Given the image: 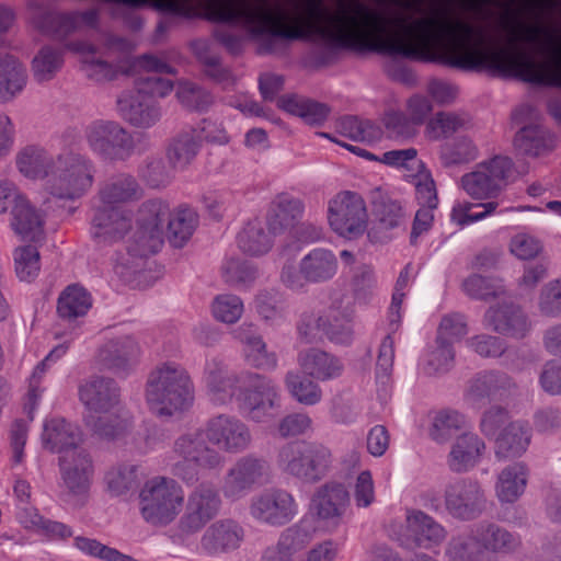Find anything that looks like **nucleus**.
Listing matches in <instances>:
<instances>
[{
	"label": "nucleus",
	"mask_w": 561,
	"mask_h": 561,
	"mask_svg": "<svg viewBox=\"0 0 561 561\" xmlns=\"http://www.w3.org/2000/svg\"><path fill=\"white\" fill-rule=\"evenodd\" d=\"M530 439V428L526 424L510 423L495 439V457L500 460L520 457L527 450Z\"/></svg>",
	"instance_id": "obj_36"
},
{
	"label": "nucleus",
	"mask_w": 561,
	"mask_h": 561,
	"mask_svg": "<svg viewBox=\"0 0 561 561\" xmlns=\"http://www.w3.org/2000/svg\"><path fill=\"white\" fill-rule=\"evenodd\" d=\"M515 388V382L506 373L499 370L481 371L468 383L465 400L473 408H480L485 400L502 398Z\"/></svg>",
	"instance_id": "obj_26"
},
{
	"label": "nucleus",
	"mask_w": 561,
	"mask_h": 561,
	"mask_svg": "<svg viewBox=\"0 0 561 561\" xmlns=\"http://www.w3.org/2000/svg\"><path fill=\"white\" fill-rule=\"evenodd\" d=\"M69 47L72 50L84 54L81 60V70L88 79L101 83L117 78L119 68L95 56L90 45L85 43H73Z\"/></svg>",
	"instance_id": "obj_40"
},
{
	"label": "nucleus",
	"mask_w": 561,
	"mask_h": 561,
	"mask_svg": "<svg viewBox=\"0 0 561 561\" xmlns=\"http://www.w3.org/2000/svg\"><path fill=\"white\" fill-rule=\"evenodd\" d=\"M16 168L27 179H46L45 191L67 202L88 194L98 172L95 162L87 153L68 148L51 156L37 146H27L18 153Z\"/></svg>",
	"instance_id": "obj_2"
},
{
	"label": "nucleus",
	"mask_w": 561,
	"mask_h": 561,
	"mask_svg": "<svg viewBox=\"0 0 561 561\" xmlns=\"http://www.w3.org/2000/svg\"><path fill=\"white\" fill-rule=\"evenodd\" d=\"M468 333V325L463 314L448 313L445 314L437 329V343H448L451 346L460 341Z\"/></svg>",
	"instance_id": "obj_64"
},
{
	"label": "nucleus",
	"mask_w": 561,
	"mask_h": 561,
	"mask_svg": "<svg viewBox=\"0 0 561 561\" xmlns=\"http://www.w3.org/2000/svg\"><path fill=\"white\" fill-rule=\"evenodd\" d=\"M244 535V528L237 520L219 519L206 528L201 537L199 547L206 554L217 557L237 550Z\"/></svg>",
	"instance_id": "obj_25"
},
{
	"label": "nucleus",
	"mask_w": 561,
	"mask_h": 561,
	"mask_svg": "<svg viewBox=\"0 0 561 561\" xmlns=\"http://www.w3.org/2000/svg\"><path fill=\"white\" fill-rule=\"evenodd\" d=\"M140 348L130 335L106 341L98 352V362L117 376H128L138 363Z\"/></svg>",
	"instance_id": "obj_23"
},
{
	"label": "nucleus",
	"mask_w": 561,
	"mask_h": 561,
	"mask_svg": "<svg viewBox=\"0 0 561 561\" xmlns=\"http://www.w3.org/2000/svg\"><path fill=\"white\" fill-rule=\"evenodd\" d=\"M201 150L195 129L182 130L172 137L167 146L165 156L171 168L176 171L185 170Z\"/></svg>",
	"instance_id": "obj_39"
},
{
	"label": "nucleus",
	"mask_w": 561,
	"mask_h": 561,
	"mask_svg": "<svg viewBox=\"0 0 561 561\" xmlns=\"http://www.w3.org/2000/svg\"><path fill=\"white\" fill-rule=\"evenodd\" d=\"M16 276L22 282H32L41 270L39 252L33 245H23L13 253Z\"/></svg>",
	"instance_id": "obj_62"
},
{
	"label": "nucleus",
	"mask_w": 561,
	"mask_h": 561,
	"mask_svg": "<svg viewBox=\"0 0 561 561\" xmlns=\"http://www.w3.org/2000/svg\"><path fill=\"white\" fill-rule=\"evenodd\" d=\"M468 124L465 115L454 112H437L426 124L425 135L431 140L448 138Z\"/></svg>",
	"instance_id": "obj_49"
},
{
	"label": "nucleus",
	"mask_w": 561,
	"mask_h": 561,
	"mask_svg": "<svg viewBox=\"0 0 561 561\" xmlns=\"http://www.w3.org/2000/svg\"><path fill=\"white\" fill-rule=\"evenodd\" d=\"M305 213L304 202L287 193L279 194L272 202L267 213V225L273 234L296 227Z\"/></svg>",
	"instance_id": "obj_28"
},
{
	"label": "nucleus",
	"mask_w": 561,
	"mask_h": 561,
	"mask_svg": "<svg viewBox=\"0 0 561 561\" xmlns=\"http://www.w3.org/2000/svg\"><path fill=\"white\" fill-rule=\"evenodd\" d=\"M172 453V474L190 484L198 480L199 471L218 470L225 463V457L209 442L206 426L180 434L173 443Z\"/></svg>",
	"instance_id": "obj_7"
},
{
	"label": "nucleus",
	"mask_w": 561,
	"mask_h": 561,
	"mask_svg": "<svg viewBox=\"0 0 561 561\" xmlns=\"http://www.w3.org/2000/svg\"><path fill=\"white\" fill-rule=\"evenodd\" d=\"M513 167L511 158L495 156L477 164L472 172L463 174L461 186L472 198H493L507 185Z\"/></svg>",
	"instance_id": "obj_11"
},
{
	"label": "nucleus",
	"mask_w": 561,
	"mask_h": 561,
	"mask_svg": "<svg viewBox=\"0 0 561 561\" xmlns=\"http://www.w3.org/2000/svg\"><path fill=\"white\" fill-rule=\"evenodd\" d=\"M553 146V137L539 124H530L522 127L514 138V148L517 153L527 157L546 154L552 150Z\"/></svg>",
	"instance_id": "obj_38"
},
{
	"label": "nucleus",
	"mask_w": 561,
	"mask_h": 561,
	"mask_svg": "<svg viewBox=\"0 0 561 561\" xmlns=\"http://www.w3.org/2000/svg\"><path fill=\"white\" fill-rule=\"evenodd\" d=\"M299 266L308 283L321 284L334 277L339 262L331 250L316 248L301 257Z\"/></svg>",
	"instance_id": "obj_32"
},
{
	"label": "nucleus",
	"mask_w": 561,
	"mask_h": 561,
	"mask_svg": "<svg viewBox=\"0 0 561 561\" xmlns=\"http://www.w3.org/2000/svg\"><path fill=\"white\" fill-rule=\"evenodd\" d=\"M497 205L496 202L482 204H473L466 201L456 202L450 213V219L460 227L468 226L494 213Z\"/></svg>",
	"instance_id": "obj_58"
},
{
	"label": "nucleus",
	"mask_w": 561,
	"mask_h": 561,
	"mask_svg": "<svg viewBox=\"0 0 561 561\" xmlns=\"http://www.w3.org/2000/svg\"><path fill=\"white\" fill-rule=\"evenodd\" d=\"M92 306L91 294L83 286L71 284L59 294L57 314L61 320L73 323L84 318Z\"/></svg>",
	"instance_id": "obj_34"
},
{
	"label": "nucleus",
	"mask_w": 561,
	"mask_h": 561,
	"mask_svg": "<svg viewBox=\"0 0 561 561\" xmlns=\"http://www.w3.org/2000/svg\"><path fill=\"white\" fill-rule=\"evenodd\" d=\"M270 477L267 460L255 455L242 456L227 470L221 491L226 499L237 501Z\"/></svg>",
	"instance_id": "obj_16"
},
{
	"label": "nucleus",
	"mask_w": 561,
	"mask_h": 561,
	"mask_svg": "<svg viewBox=\"0 0 561 561\" xmlns=\"http://www.w3.org/2000/svg\"><path fill=\"white\" fill-rule=\"evenodd\" d=\"M249 513L259 524L282 527L297 516L298 504L288 491L271 488L252 496Z\"/></svg>",
	"instance_id": "obj_14"
},
{
	"label": "nucleus",
	"mask_w": 561,
	"mask_h": 561,
	"mask_svg": "<svg viewBox=\"0 0 561 561\" xmlns=\"http://www.w3.org/2000/svg\"><path fill=\"white\" fill-rule=\"evenodd\" d=\"M83 133L89 149L104 160L125 161L134 152V139L118 122L96 119Z\"/></svg>",
	"instance_id": "obj_10"
},
{
	"label": "nucleus",
	"mask_w": 561,
	"mask_h": 561,
	"mask_svg": "<svg viewBox=\"0 0 561 561\" xmlns=\"http://www.w3.org/2000/svg\"><path fill=\"white\" fill-rule=\"evenodd\" d=\"M137 466L121 465L112 468L105 476V482L108 491L119 496L134 490L138 482Z\"/></svg>",
	"instance_id": "obj_61"
},
{
	"label": "nucleus",
	"mask_w": 561,
	"mask_h": 561,
	"mask_svg": "<svg viewBox=\"0 0 561 561\" xmlns=\"http://www.w3.org/2000/svg\"><path fill=\"white\" fill-rule=\"evenodd\" d=\"M483 327L506 337L522 340L531 331V321L524 308L504 299L490 306L484 312Z\"/></svg>",
	"instance_id": "obj_18"
},
{
	"label": "nucleus",
	"mask_w": 561,
	"mask_h": 561,
	"mask_svg": "<svg viewBox=\"0 0 561 561\" xmlns=\"http://www.w3.org/2000/svg\"><path fill=\"white\" fill-rule=\"evenodd\" d=\"M244 311L242 299L233 294L217 295L211 304L213 317L222 323L233 324L238 322Z\"/></svg>",
	"instance_id": "obj_60"
},
{
	"label": "nucleus",
	"mask_w": 561,
	"mask_h": 561,
	"mask_svg": "<svg viewBox=\"0 0 561 561\" xmlns=\"http://www.w3.org/2000/svg\"><path fill=\"white\" fill-rule=\"evenodd\" d=\"M455 362L454 346L448 343H437L420 360V373L425 376H440L448 373Z\"/></svg>",
	"instance_id": "obj_47"
},
{
	"label": "nucleus",
	"mask_w": 561,
	"mask_h": 561,
	"mask_svg": "<svg viewBox=\"0 0 561 561\" xmlns=\"http://www.w3.org/2000/svg\"><path fill=\"white\" fill-rule=\"evenodd\" d=\"M146 402L160 417L187 411L194 402V385L187 370L176 363H164L148 375Z\"/></svg>",
	"instance_id": "obj_6"
},
{
	"label": "nucleus",
	"mask_w": 561,
	"mask_h": 561,
	"mask_svg": "<svg viewBox=\"0 0 561 561\" xmlns=\"http://www.w3.org/2000/svg\"><path fill=\"white\" fill-rule=\"evenodd\" d=\"M116 112L130 126L140 129L152 128L162 118L161 106L151 96L133 89L117 95Z\"/></svg>",
	"instance_id": "obj_20"
},
{
	"label": "nucleus",
	"mask_w": 561,
	"mask_h": 561,
	"mask_svg": "<svg viewBox=\"0 0 561 561\" xmlns=\"http://www.w3.org/2000/svg\"><path fill=\"white\" fill-rule=\"evenodd\" d=\"M486 450L484 440L474 432L457 435L447 455V466L451 472L467 473L482 460Z\"/></svg>",
	"instance_id": "obj_27"
},
{
	"label": "nucleus",
	"mask_w": 561,
	"mask_h": 561,
	"mask_svg": "<svg viewBox=\"0 0 561 561\" xmlns=\"http://www.w3.org/2000/svg\"><path fill=\"white\" fill-rule=\"evenodd\" d=\"M528 469L523 462L506 466L497 476L495 494L501 503L512 504L525 492L528 481Z\"/></svg>",
	"instance_id": "obj_37"
},
{
	"label": "nucleus",
	"mask_w": 561,
	"mask_h": 561,
	"mask_svg": "<svg viewBox=\"0 0 561 561\" xmlns=\"http://www.w3.org/2000/svg\"><path fill=\"white\" fill-rule=\"evenodd\" d=\"M44 445L51 451L60 453H75L80 450L78 448L81 442V432L75 424L67 422L65 419H51L44 424L43 431Z\"/></svg>",
	"instance_id": "obj_31"
},
{
	"label": "nucleus",
	"mask_w": 561,
	"mask_h": 561,
	"mask_svg": "<svg viewBox=\"0 0 561 561\" xmlns=\"http://www.w3.org/2000/svg\"><path fill=\"white\" fill-rule=\"evenodd\" d=\"M484 561H497L499 557L516 552L522 546L518 534L493 522L473 525Z\"/></svg>",
	"instance_id": "obj_24"
},
{
	"label": "nucleus",
	"mask_w": 561,
	"mask_h": 561,
	"mask_svg": "<svg viewBox=\"0 0 561 561\" xmlns=\"http://www.w3.org/2000/svg\"><path fill=\"white\" fill-rule=\"evenodd\" d=\"M221 500L216 488L210 483H201L187 496L185 512L179 522L183 534L201 530L220 510Z\"/></svg>",
	"instance_id": "obj_19"
},
{
	"label": "nucleus",
	"mask_w": 561,
	"mask_h": 561,
	"mask_svg": "<svg viewBox=\"0 0 561 561\" xmlns=\"http://www.w3.org/2000/svg\"><path fill=\"white\" fill-rule=\"evenodd\" d=\"M176 98L183 107L192 112H206L214 104V96L209 91L188 81L179 84Z\"/></svg>",
	"instance_id": "obj_55"
},
{
	"label": "nucleus",
	"mask_w": 561,
	"mask_h": 561,
	"mask_svg": "<svg viewBox=\"0 0 561 561\" xmlns=\"http://www.w3.org/2000/svg\"><path fill=\"white\" fill-rule=\"evenodd\" d=\"M141 193L130 174H118L104 183L98 194L101 205L95 206L92 217L93 236L104 240L122 239L131 229L133 214L115 205L138 199Z\"/></svg>",
	"instance_id": "obj_5"
},
{
	"label": "nucleus",
	"mask_w": 561,
	"mask_h": 561,
	"mask_svg": "<svg viewBox=\"0 0 561 561\" xmlns=\"http://www.w3.org/2000/svg\"><path fill=\"white\" fill-rule=\"evenodd\" d=\"M64 53L51 46H44L32 60V71L37 82L51 80L62 68Z\"/></svg>",
	"instance_id": "obj_53"
},
{
	"label": "nucleus",
	"mask_w": 561,
	"mask_h": 561,
	"mask_svg": "<svg viewBox=\"0 0 561 561\" xmlns=\"http://www.w3.org/2000/svg\"><path fill=\"white\" fill-rule=\"evenodd\" d=\"M467 427V417L455 410H444L436 414L431 428V437L438 444L447 443Z\"/></svg>",
	"instance_id": "obj_54"
},
{
	"label": "nucleus",
	"mask_w": 561,
	"mask_h": 561,
	"mask_svg": "<svg viewBox=\"0 0 561 561\" xmlns=\"http://www.w3.org/2000/svg\"><path fill=\"white\" fill-rule=\"evenodd\" d=\"M183 500V490L175 480L153 477L140 490V512L146 522L167 525L179 514Z\"/></svg>",
	"instance_id": "obj_9"
},
{
	"label": "nucleus",
	"mask_w": 561,
	"mask_h": 561,
	"mask_svg": "<svg viewBox=\"0 0 561 561\" xmlns=\"http://www.w3.org/2000/svg\"><path fill=\"white\" fill-rule=\"evenodd\" d=\"M224 282L238 289L250 288L259 277V271L254 264L245 260L230 257L221 266Z\"/></svg>",
	"instance_id": "obj_48"
},
{
	"label": "nucleus",
	"mask_w": 561,
	"mask_h": 561,
	"mask_svg": "<svg viewBox=\"0 0 561 561\" xmlns=\"http://www.w3.org/2000/svg\"><path fill=\"white\" fill-rule=\"evenodd\" d=\"M282 107L310 125L322 124L329 115V107L325 104L297 96L283 99Z\"/></svg>",
	"instance_id": "obj_52"
},
{
	"label": "nucleus",
	"mask_w": 561,
	"mask_h": 561,
	"mask_svg": "<svg viewBox=\"0 0 561 561\" xmlns=\"http://www.w3.org/2000/svg\"><path fill=\"white\" fill-rule=\"evenodd\" d=\"M444 558L445 561H484L473 526L449 538Z\"/></svg>",
	"instance_id": "obj_41"
},
{
	"label": "nucleus",
	"mask_w": 561,
	"mask_h": 561,
	"mask_svg": "<svg viewBox=\"0 0 561 561\" xmlns=\"http://www.w3.org/2000/svg\"><path fill=\"white\" fill-rule=\"evenodd\" d=\"M340 133L354 140L371 144L378 141L382 137L380 126L369 119H360L356 116H345L339 122Z\"/></svg>",
	"instance_id": "obj_51"
},
{
	"label": "nucleus",
	"mask_w": 561,
	"mask_h": 561,
	"mask_svg": "<svg viewBox=\"0 0 561 561\" xmlns=\"http://www.w3.org/2000/svg\"><path fill=\"white\" fill-rule=\"evenodd\" d=\"M310 378L296 370L287 371L284 378V385L289 396L306 407L320 403L323 396L321 387Z\"/></svg>",
	"instance_id": "obj_43"
},
{
	"label": "nucleus",
	"mask_w": 561,
	"mask_h": 561,
	"mask_svg": "<svg viewBox=\"0 0 561 561\" xmlns=\"http://www.w3.org/2000/svg\"><path fill=\"white\" fill-rule=\"evenodd\" d=\"M10 226L21 238L35 241L43 233L44 213L22 194L11 208Z\"/></svg>",
	"instance_id": "obj_29"
},
{
	"label": "nucleus",
	"mask_w": 561,
	"mask_h": 561,
	"mask_svg": "<svg viewBox=\"0 0 561 561\" xmlns=\"http://www.w3.org/2000/svg\"><path fill=\"white\" fill-rule=\"evenodd\" d=\"M537 309L542 317L561 318V278L549 280L541 287Z\"/></svg>",
	"instance_id": "obj_63"
},
{
	"label": "nucleus",
	"mask_w": 561,
	"mask_h": 561,
	"mask_svg": "<svg viewBox=\"0 0 561 561\" xmlns=\"http://www.w3.org/2000/svg\"><path fill=\"white\" fill-rule=\"evenodd\" d=\"M203 379L214 404L236 400L239 410L255 423L266 421L282 405L280 389L273 379L249 370L229 373L219 357L206 359Z\"/></svg>",
	"instance_id": "obj_3"
},
{
	"label": "nucleus",
	"mask_w": 561,
	"mask_h": 561,
	"mask_svg": "<svg viewBox=\"0 0 561 561\" xmlns=\"http://www.w3.org/2000/svg\"><path fill=\"white\" fill-rule=\"evenodd\" d=\"M254 307L261 319L271 325H279L285 321V309L275 290H260L255 296Z\"/></svg>",
	"instance_id": "obj_56"
},
{
	"label": "nucleus",
	"mask_w": 561,
	"mask_h": 561,
	"mask_svg": "<svg viewBox=\"0 0 561 561\" xmlns=\"http://www.w3.org/2000/svg\"><path fill=\"white\" fill-rule=\"evenodd\" d=\"M79 400L91 413L87 425L99 436L116 439L131 427V420L124 410L121 388L110 377L93 375L79 386Z\"/></svg>",
	"instance_id": "obj_4"
},
{
	"label": "nucleus",
	"mask_w": 561,
	"mask_h": 561,
	"mask_svg": "<svg viewBox=\"0 0 561 561\" xmlns=\"http://www.w3.org/2000/svg\"><path fill=\"white\" fill-rule=\"evenodd\" d=\"M479 157V148L469 136H458L440 146L439 160L446 167L470 163Z\"/></svg>",
	"instance_id": "obj_45"
},
{
	"label": "nucleus",
	"mask_w": 561,
	"mask_h": 561,
	"mask_svg": "<svg viewBox=\"0 0 561 561\" xmlns=\"http://www.w3.org/2000/svg\"><path fill=\"white\" fill-rule=\"evenodd\" d=\"M73 546L83 554L102 561H139L90 537L76 536Z\"/></svg>",
	"instance_id": "obj_57"
},
{
	"label": "nucleus",
	"mask_w": 561,
	"mask_h": 561,
	"mask_svg": "<svg viewBox=\"0 0 561 561\" xmlns=\"http://www.w3.org/2000/svg\"><path fill=\"white\" fill-rule=\"evenodd\" d=\"M24 65L13 55L0 54V103H8L26 85Z\"/></svg>",
	"instance_id": "obj_35"
},
{
	"label": "nucleus",
	"mask_w": 561,
	"mask_h": 561,
	"mask_svg": "<svg viewBox=\"0 0 561 561\" xmlns=\"http://www.w3.org/2000/svg\"><path fill=\"white\" fill-rule=\"evenodd\" d=\"M314 531L311 522L305 518L288 526L279 533L276 543L263 550L261 561H300L296 556L310 545Z\"/></svg>",
	"instance_id": "obj_22"
},
{
	"label": "nucleus",
	"mask_w": 561,
	"mask_h": 561,
	"mask_svg": "<svg viewBox=\"0 0 561 561\" xmlns=\"http://www.w3.org/2000/svg\"><path fill=\"white\" fill-rule=\"evenodd\" d=\"M332 461L330 448L318 442H289L277 454L278 468L305 483H317L327 477Z\"/></svg>",
	"instance_id": "obj_8"
},
{
	"label": "nucleus",
	"mask_w": 561,
	"mask_h": 561,
	"mask_svg": "<svg viewBox=\"0 0 561 561\" xmlns=\"http://www.w3.org/2000/svg\"><path fill=\"white\" fill-rule=\"evenodd\" d=\"M61 495L65 501L79 504L88 495L93 474L90 455L84 449L67 453L59 458Z\"/></svg>",
	"instance_id": "obj_17"
},
{
	"label": "nucleus",
	"mask_w": 561,
	"mask_h": 561,
	"mask_svg": "<svg viewBox=\"0 0 561 561\" xmlns=\"http://www.w3.org/2000/svg\"><path fill=\"white\" fill-rule=\"evenodd\" d=\"M323 336L335 344L348 345L354 339L351 312L346 308L331 305L327 309Z\"/></svg>",
	"instance_id": "obj_42"
},
{
	"label": "nucleus",
	"mask_w": 561,
	"mask_h": 561,
	"mask_svg": "<svg viewBox=\"0 0 561 561\" xmlns=\"http://www.w3.org/2000/svg\"><path fill=\"white\" fill-rule=\"evenodd\" d=\"M367 209L364 198L356 192L342 191L328 203V221L341 237L356 238L367 228Z\"/></svg>",
	"instance_id": "obj_12"
},
{
	"label": "nucleus",
	"mask_w": 561,
	"mask_h": 561,
	"mask_svg": "<svg viewBox=\"0 0 561 561\" xmlns=\"http://www.w3.org/2000/svg\"><path fill=\"white\" fill-rule=\"evenodd\" d=\"M168 219L169 241L173 247L182 248L196 228V213L184 207L171 216L169 205L162 201L150 199L141 204L136 215V227L127 240V255L117 259L114 264V272L124 282H131L141 259L161 249L163 224Z\"/></svg>",
	"instance_id": "obj_1"
},
{
	"label": "nucleus",
	"mask_w": 561,
	"mask_h": 561,
	"mask_svg": "<svg viewBox=\"0 0 561 561\" xmlns=\"http://www.w3.org/2000/svg\"><path fill=\"white\" fill-rule=\"evenodd\" d=\"M350 503V493L345 484L332 480L316 489L310 505L320 522L330 527H337Z\"/></svg>",
	"instance_id": "obj_21"
},
{
	"label": "nucleus",
	"mask_w": 561,
	"mask_h": 561,
	"mask_svg": "<svg viewBox=\"0 0 561 561\" xmlns=\"http://www.w3.org/2000/svg\"><path fill=\"white\" fill-rule=\"evenodd\" d=\"M298 363L306 375L319 381L336 379L344 371L341 358L318 348L300 353Z\"/></svg>",
	"instance_id": "obj_30"
},
{
	"label": "nucleus",
	"mask_w": 561,
	"mask_h": 561,
	"mask_svg": "<svg viewBox=\"0 0 561 561\" xmlns=\"http://www.w3.org/2000/svg\"><path fill=\"white\" fill-rule=\"evenodd\" d=\"M447 513L460 522H471L482 516L488 508L485 490L478 480L470 478L449 482L444 490Z\"/></svg>",
	"instance_id": "obj_13"
},
{
	"label": "nucleus",
	"mask_w": 561,
	"mask_h": 561,
	"mask_svg": "<svg viewBox=\"0 0 561 561\" xmlns=\"http://www.w3.org/2000/svg\"><path fill=\"white\" fill-rule=\"evenodd\" d=\"M462 289L469 297L477 300H490L505 296L503 282L495 277L472 274L462 282Z\"/></svg>",
	"instance_id": "obj_50"
},
{
	"label": "nucleus",
	"mask_w": 561,
	"mask_h": 561,
	"mask_svg": "<svg viewBox=\"0 0 561 561\" xmlns=\"http://www.w3.org/2000/svg\"><path fill=\"white\" fill-rule=\"evenodd\" d=\"M407 526L414 537L416 546L432 549L439 546L447 531L443 525L422 511H411L407 515Z\"/></svg>",
	"instance_id": "obj_33"
},
{
	"label": "nucleus",
	"mask_w": 561,
	"mask_h": 561,
	"mask_svg": "<svg viewBox=\"0 0 561 561\" xmlns=\"http://www.w3.org/2000/svg\"><path fill=\"white\" fill-rule=\"evenodd\" d=\"M33 22L41 32L56 38H64L78 30L73 12L59 13L51 10H41L34 15Z\"/></svg>",
	"instance_id": "obj_46"
},
{
	"label": "nucleus",
	"mask_w": 561,
	"mask_h": 561,
	"mask_svg": "<svg viewBox=\"0 0 561 561\" xmlns=\"http://www.w3.org/2000/svg\"><path fill=\"white\" fill-rule=\"evenodd\" d=\"M175 171L168 160L165 161L161 157H150L140 168L139 175L150 187L159 188L171 182Z\"/></svg>",
	"instance_id": "obj_59"
},
{
	"label": "nucleus",
	"mask_w": 561,
	"mask_h": 561,
	"mask_svg": "<svg viewBox=\"0 0 561 561\" xmlns=\"http://www.w3.org/2000/svg\"><path fill=\"white\" fill-rule=\"evenodd\" d=\"M209 442L229 455H240L253 446L254 437L251 427L240 417L220 413L206 422Z\"/></svg>",
	"instance_id": "obj_15"
},
{
	"label": "nucleus",
	"mask_w": 561,
	"mask_h": 561,
	"mask_svg": "<svg viewBox=\"0 0 561 561\" xmlns=\"http://www.w3.org/2000/svg\"><path fill=\"white\" fill-rule=\"evenodd\" d=\"M272 232L260 220L249 221L237 237L239 249L253 256L266 254L273 245Z\"/></svg>",
	"instance_id": "obj_44"
}]
</instances>
